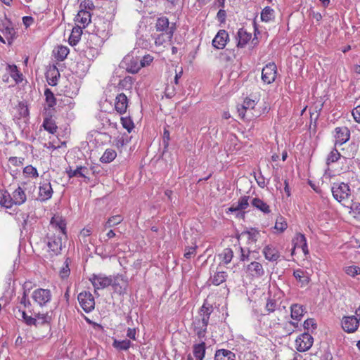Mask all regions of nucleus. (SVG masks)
<instances>
[{"mask_svg":"<svg viewBox=\"0 0 360 360\" xmlns=\"http://www.w3.org/2000/svg\"><path fill=\"white\" fill-rule=\"evenodd\" d=\"M213 309L211 305L204 303L199 310L198 316H195L192 323V328L199 339L205 338L209 319Z\"/></svg>","mask_w":360,"mask_h":360,"instance_id":"nucleus-1","label":"nucleus"},{"mask_svg":"<svg viewBox=\"0 0 360 360\" xmlns=\"http://www.w3.org/2000/svg\"><path fill=\"white\" fill-rule=\"evenodd\" d=\"M136 52L137 51L134 49L130 53L127 55L122 62L127 71L132 74L137 73L141 68V64H140V56H136Z\"/></svg>","mask_w":360,"mask_h":360,"instance_id":"nucleus-2","label":"nucleus"},{"mask_svg":"<svg viewBox=\"0 0 360 360\" xmlns=\"http://www.w3.org/2000/svg\"><path fill=\"white\" fill-rule=\"evenodd\" d=\"M332 193L334 198L339 202L347 200L351 195L349 186L345 183L333 184Z\"/></svg>","mask_w":360,"mask_h":360,"instance_id":"nucleus-3","label":"nucleus"},{"mask_svg":"<svg viewBox=\"0 0 360 360\" xmlns=\"http://www.w3.org/2000/svg\"><path fill=\"white\" fill-rule=\"evenodd\" d=\"M51 292L49 289L37 288L33 290L31 297L34 303L39 307H44L51 300Z\"/></svg>","mask_w":360,"mask_h":360,"instance_id":"nucleus-4","label":"nucleus"},{"mask_svg":"<svg viewBox=\"0 0 360 360\" xmlns=\"http://www.w3.org/2000/svg\"><path fill=\"white\" fill-rule=\"evenodd\" d=\"M47 246L51 255H58L62 250L61 236L56 235L55 233H47L46 234Z\"/></svg>","mask_w":360,"mask_h":360,"instance_id":"nucleus-5","label":"nucleus"},{"mask_svg":"<svg viewBox=\"0 0 360 360\" xmlns=\"http://www.w3.org/2000/svg\"><path fill=\"white\" fill-rule=\"evenodd\" d=\"M66 223L63 218L59 215H54L50 221L48 233H55L56 235L61 236L65 235Z\"/></svg>","mask_w":360,"mask_h":360,"instance_id":"nucleus-6","label":"nucleus"},{"mask_svg":"<svg viewBox=\"0 0 360 360\" xmlns=\"http://www.w3.org/2000/svg\"><path fill=\"white\" fill-rule=\"evenodd\" d=\"M115 236L116 233H115V231L110 229L106 233V238L105 237L100 238V240L103 242V245L101 247V248L102 250L101 254L103 255V257L111 256L113 254L115 249L118 246V243L110 245H108V239L112 238L115 237ZM99 249L100 247L97 248V250Z\"/></svg>","mask_w":360,"mask_h":360,"instance_id":"nucleus-7","label":"nucleus"},{"mask_svg":"<svg viewBox=\"0 0 360 360\" xmlns=\"http://www.w3.org/2000/svg\"><path fill=\"white\" fill-rule=\"evenodd\" d=\"M89 281L94 287L95 292L96 290L105 288L112 283V278L103 274L91 275Z\"/></svg>","mask_w":360,"mask_h":360,"instance_id":"nucleus-8","label":"nucleus"},{"mask_svg":"<svg viewBox=\"0 0 360 360\" xmlns=\"http://www.w3.org/2000/svg\"><path fill=\"white\" fill-rule=\"evenodd\" d=\"M77 299L84 311L88 313L94 309L95 301L91 292L87 291L82 292L78 295Z\"/></svg>","mask_w":360,"mask_h":360,"instance_id":"nucleus-9","label":"nucleus"},{"mask_svg":"<svg viewBox=\"0 0 360 360\" xmlns=\"http://www.w3.org/2000/svg\"><path fill=\"white\" fill-rule=\"evenodd\" d=\"M333 134L335 139V147L345 143L350 138V131L347 127H338L335 128Z\"/></svg>","mask_w":360,"mask_h":360,"instance_id":"nucleus-10","label":"nucleus"},{"mask_svg":"<svg viewBox=\"0 0 360 360\" xmlns=\"http://www.w3.org/2000/svg\"><path fill=\"white\" fill-rule=\"evenodd\" d=\"M277 68L274 63H269L266 64L262 71V79L267 84L273 83L276 77Z\"/></svg>","mask_w":360,"mask_h":360,"instance_id":"nucleus-11","label":"nucleus"},{"mask_svg":"<svg viewBox=\"0 0 360 360\" xmlns=\"http://www.w3.org/2000/svg\"><path fill=\"white\" fill-rule=\"evenodd\" d=\"M0 32L3 33L8 44H11L15 37V31L12 22L6 18H0Z\"/></svg>","mask_w":360,"mask_h":360,"instance_id":"nucleus-12","label":"nucleus"},{"mask_svg":"<svg viewBox=\"0 0 360 360\" xmlns=\"http://www.w3.org/2000/svg\"><path fill=\"white\" fill-rule=\"evenodd\" d=\"M314 339L308 333H304L295 340L296 348L299 352L309 350L313 345Z\"/></svg>","mask_w":360,"mask_h":360,"instance_id":"nucleus-13","label":"nucleus"},{"mask_svg":"<svg viewBox=\"0 0 360 360\" xmlns=\"http://www.w3.org/2000/svg\"><path fill=\"white\" fill-rule=\"evenodd\" d=\"M359 323L358 319L354 316H345L342 321V327L347 333H354L357 330Z\"/></svg>","mask_w":360,"mask_h":360,"instance_id":"nucleus-14","label":"nucleus"},{"mask_svg":"<svg viewBox=\"0 0 360 360\" xmlns=\"http://www.w3.org/2000/svg\"><path fill=\"white\" fill-rule=\"evenodd\" d=\"M173 30V33L176 30V24L169 23V19L167 17L162 16L157 19L155 23V29L158 32H168L171 29Z\"/></svg>","mask_w":360,"mask_h":360,"instance_id":"nucleus-15","label":"nucleus"},{"mask_svg":"<svg viewBox=\"0 0 360 360\" xmlns=\"http://www.w3.org/2000/svg\"><path fill=\"white\" fill-rule=\"evenodd\" d=\"M229 40V34L224 30H220L212 40V46L217 49H222Z\"/></svg>","mask_w":360,"mask_h":360,"instance_id":"nucleus-16","label":"nucleus"},{"mask_svg":"<svg viewBox=\"0 0 360 360\" xmlns=\"http://www.w3.org/2000/svg\"><path fill=\"white\" fill-rule=\"evenodd\" d=\"M128 107V98L127 96L123 94H119L115 98V110L120 113L123 114L126 112Z\"/></svg>","mask_w":360,"mask_h":360,"instance_id":"nucleus-17","label":"nucleus"},{"mask_svg":"<svg viewBox=\"0 0 360 360\" xmlns=\"http://www.w3.org/2000/svg\"><path fill=\"white\" fill-rule=\"evenodd\" d=\"M248 272L253 277L259 278L264 275L262 265L257 262H252L247 266Z\"/></svg>","mask_w":360,"mask_h":360,"instance_id":"nucleus-18","label":"nucleus"},{"mask_svg":"<svg viewBox=\"0 0 360 360\" xmlns=\"http://www.w3.org/2000/svg\"><path fill=\"white\" fill-rule=\"evenodd\" d=\"M110 285H112L114 290L120 295L124 294L126 292L127 281L122 276H117L114 280L112 279V283Z\"/></svg>","mask_w":360,"mask_h":360,"instance_id":"nucleus-19","label":"nucleus"},{"mask_svg":"<svg viewBox=\"0 0 360 360\" xmlns=\"http://www.w3.org/2000/svg\"><path fill=\"white\" fill-rule=\"evenodd\" d=\"M53 194V189L49 182L44 183L39 186V195L40 200L45 201L51 198Z\"/></svg>","mask_w":360,"mask_h":360,"instance_id":"nucleus-20","label":"nucleus"},{"mask_svg":"<svg viewBox=\"0 0 360 360\" xmlns=\"http://www.w3.org/2000/svg\"><path fill=\"white\" fill-rule=\"evenodd\" d=\"M249 196L244 195L241 197L237 202L233 203L229 208V211L233 212L236 211L243 210L249 206Z\"/></svg>","mask_w":360,"mask_h":360,"instance_id":"nucleus-21","label":"nucleus"},{"mask_svg":"<svg viewBox=\"0 0 360 360\" xmlns=\"http://www.w3.org/2000/svg\"><path fill=\"white\" fill-rule=\"evenodd\" d=\"M359 149V146L357 143L352 142L347 145L346 147L342 148V158L347 159L354 158L356 155V153Z\"/></svg>","mask_w":360,"mask_h":360,"instance_id":"nucleus-22","label":"nucleus"},{"mask_svg":"<svg viewBox=\"0 0 360 360\" xmlns=\"http://www.w3.org/2000/svg\"><path fill=\"white\" fill-rule=\"evenodd\" d=\"M12 198L14 205H22L27 200L25 190L21 186H18V188L13 192Z\"/></svg>","mask_w":360,"mask_h":360,"instance_id":"nucleus-23","label":"nucleus"},{"mask_svg":"<svg viewBox=\"0 0 360 360\" xmlns=\"http://www.w3.org/2000/svg\"><path fill=\"white\" fill-rule=\"evenodd\" d=\"M263 254L265 259L271 262L277 261L280 257L278 251L271 245L266 246L263 250Z\"/></svg>","mask_w":360,"mask_h":360,"instance_id":"nucleus-24","label":"nucleus"},{"mask_svg":"<svg viewBox=\"0 0 360 360\" xmlns=\"http://www.w3.org/2000/svg\"><path fill=\"white\" fill-rule=\"evenodd\" d=\"M252 35L247 32L244 29H239L237 33L238 44L237 46L240 48L244 47L251 39Z\"/></svg>","mask_w":360,"mask_h":360,"instance_id":"nucleus-25","label":"nucleus"},{"mask_svg":"<svg viewBox=\"0 0 360 360\" xmlns=\"http://www.w3.org/2000/svg\"><path fill=\"white\" fill-rule=\"evenodd\" d=\"M91 17L89 11L81 9L76 16V21L85 27L91 22Z\"/></svg>","mask_w":360,"mask_h":360,"instance_id":"nucleus-26","label":"nucleus"},{"mask_svg":"<svg viewBox=\"0 0 360 360\" xmlns=\"http://www.w3.org/2000/svg\"><path fill=\"white\" fill-rule=\"evenodd\" d=\"M293 276L297 282L300 283L301 287L306 286L309 282V276L308 274L300 269L295 270Z\"/></svg>","mask_w":360,"mask_h":360,"instance_id":"nucleus-27","label":"nucleus"},{"mask_svg":"<svg viewBox=\"0 0 360 360\" xmlns=\"http://www.w3.org/2000/svg\"><path fill=\"white\" fill-rule=\"evenodd\" d=\"M174 33L172 28L168 32H162L158 34L155 39V44L157 46H162L167 41L172 39Z\"/></svg>","mask_w":360,"mask_h":360,"instance_id":"nucleus-28","label":"nucleus"},{"mask_svg":"<svg viewBox=\"0 0 360 360\" xmlns=\"http://www.w3.org/2000/svg\"><path fill=\"white\" fill-rule=\"evenodd\" d=\"M251 204L253 207L264 214H269L271 212L269 206L260 198H253L251 201Z\"/></svg>","mask_w":360,"mask_h":360,"instance_id":"nucleus-29","label":"nucleus"},{"mask_svg":"<svg viewBox=\"0 0 360 360\" xmlns=\"http://www.w3.org/2000/svg\"><path fill=\"white\" fill-rule=\"evenodd\" d=\"M235 354L226 349L217 351L214 360H235Z\"/></svg>","mask_w":360,"mask_h":360,"instance_id":"nucleus-30","label":"nucleus"},{"mask_svg":"<svg viewBox=\"0 0 360 360\" xmlns=\"http://www.w3.org/2000/svg\"><path fill=\"white\" fill-rule=\"evenodd\" d=\"M205 354V343L202 342L193 345V355L196 360H203Z\"/></svg>","mask_w":360,"mask_h":360,"instance_id":"nucleus-31","label":"nucleus"},{"mask_svg":"<svg viewBox=\"0 0 360 360\" xmlns=\"http://www.w3.org/2000/svg\"><path fill=\"white\" fill-rule=\"evenodd\" d=\"M233 257V252L231 248H225L222 250L221 253L219 254V258L224 265H227L229 264Z\"/></svg>","mask_w":360,"mask_h":360,"instance_id":"nucleus-32","label":"nucleus"},{"mask_svg":"<svg viewBox=\"0 0 360 360\" xmlns=\"http://www.w3.org/2000/svg\"><path fill=\"white\" fill-rule=\"evenodd\" d=\"M0 204L6 208H11L14 205L13 198L8 192L0 191Z\"/></svg>","mask_w":360,"mask_h":360,"instance_id":"nucleus-33","label":"nucleus"},{"mask_svg":"<svg viewBox=\"0 0 360 360\" xmlns=\"http://www.w3.org/2000/svg\"><path fill=\"white\" fill-rule=\"evenodd\" d=\"M291 317L295 320H300L304 315V309L302 305L295 304L291 306Z\"/></svg>","mask_w":360,"mask_h":360,"instance_id":"nucleus-34","label":"nucleus"},{"mask_svg":"<svg viewBox=\"0 0 360 360\" xmlns=\"http://www.w3.org/2000/svg\"><path fill=\"white\" fill-rule=\"evenodd\" d=\"M59 76L60 74L56 67L50 69L46 73V79L48 80L49 84L52 86L56 85L58 77H59Z\"/></svg>","mask_w":360,"mask_h":360,"instance_id":"nucleus-35","label":"nucleus"},{"mask_svg":"<svg viewBox=\"0 0 360 360\" xmlns=\"http://www.w3.org/2000/svg\"><path fill=\"white\" fill-rule=\"evenodd\" d=\"M226 272L221 271L215 272L210 279L212 284L214 285H219L226 281Z\"/></svg>","mask_w":360,"mask_h":360,"instance_id":"nucleus-36","label":"nucleus"},{"mask_svg":"<svg viewBox=\"0 0 360 360\" xmlns=\"http://www.w3.org/2000/svg\"><path fill=\"white\" fill-rule=\"evenodd\" d=\"M117 156L115 150L111 148L106 149L100 160L103 163H110L115 160Z\"/></svg>","mask_w":360,"mask_h":360,"instance_id":"nucleus-37","label":"nucleus"},{"mask_svg":"<svg viewBox=\"0 0 360 360\" xmlns=\"http://www.w3.org/2000/svg\"><path fill=\"white\" fill-rule=\"evenodd\" d=\"M131 342L129 340H117L116 339L114 340L112 342V346L117 349V350H127L131 346Z\"/></svg>","mask_w":360,"mask_h":360,"instance_id":"nucleus-38","label":"nucleus"},{"mask_svg":"<svg viewBox=\"0 0 360 360\" xmlns=\"http://www.w3.org/2000/svg\"><path fill=\"white\" fill-rule=\"evenodd\" d=\"M57 60H63L69 53V49L67 46H59L53 51Z\"/></svg>","mask_w":360,"mask_h":360,"instance_id":"nucleus-39","label":"nucleus"},{"mask_svg":"<svg viewBox=\"0 0 360 360\" xmlns=\"http://www.w3.org/2000/svg\"><path fill=\"white\" fill-rule=\"evenodd\" d=\"M122 221L123 217L121 215H115L110 217L103 225V231L120 224Z\"/></svg>","mask_w":360,"mask_h":360,"instance_id":"nucleus-40","label":"nucleus"},{"mask_svg":"<svg viewBox=\"0 0 360 360\" xmlns=\"http://www.w3.org/2000/svg\"><path fill=\"white\" fill-rule=\"evenodd\" d=\"M274 18V11L269 6H266L261 12V20L263 22H270Z\"/></svg>","mask_w":360,"mask_h":360,"instance_id":"nucleus-41","label":"nucleus"},{"mask_svg":"<svg viewBox=\"0 0 360 360\" xmlns=\"http://www.w3.org/2000/svg\"><path fill=\"white\" fill-rule=\"evenodd\" d=\"M43 127L49 133L53 134L57 131V126L53 119L45 118L43 122Z\"/></svg>","mask_w":360,"mask_h":360,"instance_id":"nucleus-42","label":"nucleus"},{"mask_svg":"<svg viewBox=\"0 0 360 360\" xmlns=\"http://www.w3.org/2000/svg\"><path fill=\"white\" fill-rule=\"evenodd\" d=\"M342 155L334 146V148L330 152L326 158V165H330L331 163L336 162Z\"/></svg>","mask_w":360,"mask_h":360,"instance_id":"nucleus-43","label":"nucleus"},{"mask_svg":"<svg viewBox=\"0 0 360 360\" xmlns=\"http://www.w3.org/2000/svg\"><path fill=\"white\" fill-rule=\"evenodd\" d=\"M34 319L36 322L35 326H39L49 323L51 321V316L47 314L37 313L34 314Z\"/></svg>","mask_w":360,"mask_h":360,"instance_id":"nucleus-44","label":"nucleus"},{"mask_svg":"<svg viewBox=\"0 0 360 360\" xmlns=\"http://www.w3.org/2000/svg\"><path fill=\"white\" fill-rule=\"evenodd\" d=\"M288 227L285 219L282 216H278L276 219L274 229L279 233L283 232Z\"/></svg>","mask_w":360,"mask_h":360,"instance_id":"nucleus-45","label":"nucleus"},{"mask_svg":"<svg viewBox=\"0 0 360 360\" xmlns=\"http://www.w3.org/2000/svg\"><path fill=\"white\" fill-rule=\"evenodd\" d=\"M44 96L46 100V106L54 107L56 105V99L54 96V94L49 89H45Z\"/></svg>","mask_w":360,"mask_h":360,"instance_id":"nucleus-46","label":"nucleus"},{"mask_svg":"<svg viewBox=\"0 0 360 360\" xmlns=\"http://www.w3.org/2000/svg\"><path fill=\"white\" fill-rule=\"evenodd\" d=\"M11 77L17 82L22 81V75L18 71L16 65H8Z\"/></svg>","mask_w":360,"mask_h":360,"instance_id":"nucleus-47","label":"nucleus"},{"mask_svg":"<svg viewBox=\"0 0 360 360\" xmlns=\"http://www.w3.org/2000/svg\"><path fill=\"white\" fill-rule=\"evenodd\" d=\"M19 312L21 314L22 318L23 319L25 323L27 326H35V319L34 317L32 316L33 313L31 311H30V312L31 313L30 316H28L25 311L21 310L20 308H19Z\"/></svg>","mask_w":360,"mask_h":360,"instance_id":"nucleus-48","label":"nucleus"},{"mask_svg":"<svg viewBox=\"0 0 360 360\" xmlns=\"http://www.w3.org/2000/svg\"><path fill=\"white\" fill-rule=\"evenodd\" d=\"M23 174L26 177L32 178H37L39 176L37 169L32 165H27L23 169Z\"/></svg>","mask_w":360,"mask_h":360,"instance_id":"nucleus-49","label":"nucleus"},{"mask_svg":"<svg viewBox=\"0 0 360 360\" xmlns=\"http://www.w3.org/2000/svg\"><path fill=\"white\" fill-rule=\"evenodd\" d=\"M306 241L307 239L304 234H302L300 233H297L295 238L292 239L294 249L300 248Z\"/></svg>","mask_w":360,"mask_h":360,"instance_id":"nucleus-50","label":"nucleus"},{"mask_svg":"<svg viewBox=\"0 0 360 360\" xmlns=\"http://www.w3.org/2000/svg\"><path fill=\"white\" fill-rule=\"evenodd\" d=\"M71 261L69 258H66L64 265L62 266V268L60 270V276L62 278H66L68 277L70 269L69 268V265L70 264Z\"/></svg>","mask_w":360,"mask_h":360,"instance_id":"nucleus-51","label":"nucleus"},{"mask_svg":"<svg viewBox=\"0 0 360 360\" xmlns=\"http://www.w3.org/2000/svg\"><path fill=\"white\" fill-rule=\"evenodd\" d=\"M27 296H28V295L27 292V290L24 289L22 297L20 298H19L20 304L21 305H23V307L25 309H30L32 306L31 302H30V300L28 299Z\"/></svg>","mask_w":360,"mask_h":360,"instance_id":"nucleus-52","label":"nucleus"},{"mask_svg":"<svg viewBox=\"0 0 360 360\" xmlns=\"http://www.w3.org/2000/svg\"><path fill=\"white\" fill-rule=\"evenodd\" d=\"M54 113H55L54 107H49V106L44 105V110L42 112L44 120L45 118L53 119L52 117L54 115Z\"/></svg>","mask_w":360,"mask_h":360,"instance_id":"nucleus-53","label":"nucleus"},{"mask_svg":"<svg viewBox=\"0 0 360 360\" xmlns=\"http://www.w3.org/2000/svg\"><path fill=\"white\" fill-rule=\"evenodd\" d=\"M345 273L350 276H355L360 274V267L356 266H349L345 268Z\"/></svg>","mask_w":360,"mask_h":360,"instance_id":"nucleus-54","label":"nucleus"},{"mask_svg":"<svg viewBox=\"0 0 360 360\" xmlns=\"http://www.w3.org/2000/svg\"><path fill=\"white\" fill-rule=\"evenodd\" d=\"M196 248L197 246H191V247H186L185 252H184V257L186 259H191V257H194L196 254Z\"/></svg>","mask_w":360,"mask_h":360,"instance_id":"nucleus-55","label":"nucleus"},{"mask_svg":"<svg viewBox=\"0 0 360 360\" xmlns=\"http://www.w3.org/2000/svg\"><path fill=\"white\" fill-rule=\"evenodd\" d=\"M121 122L123 127L126 129L129 132H130L134 128V123L129 118L122 117Z\"/></svg>","mask_w":360,"mask_h":360,"instance_id":"nucleus-56","label":"nucleus"},{"mask_svg":"<svg viewBox=\"0 0 360 360\" xmlns=\"http://www.w3.org/2000/svg\"><path fill=\"white\" fill-rule=\"evenodd\" d=\"M256 103L254 100L246 98L243 103V109H247L249 112H251L254 109Z\"/></svg>","mask_w":360,"mask_h":360,"instance_id":"nucleus-57","label":"nucleus"},{"mask_svg":"<svg viewBox=\"0 0 360 360\" xmlns=\"http://www.w3.org/2000/svg\"><path fill=\"white\" fill-rule=\"evenodd\" d=\"M153 60V57L150 55H146L143 57H140V64L141 68L149 65Z\"/></svg>","mask_w":360,"mask_h":360,"instance_id":"nucleus-58","label":"nucleus"},{"mask_svg":"<svg viewBox=\"0 0 360 360\" xmlns=\"http://www.w3.org/2000/svg\"><path fill=\"white\" fill-rule=\"evenodd\" d=\"M349 213H352L354 217H360V202H354L351 206V211Z\"/></svg>","mask_w":360,"mask_h":360,"instance_id":"nucleus-59","label":"nucleus"},{"mask_svg":"<svg viewBox=\"0 0 360 360\" xmlns=\"http://www.w3.org/2000/svg\"><path fill=\"white\" fill-rule=\"evenodd\" d=\"M24 158H18V157H11L8 160V162L11 165L13 166H21L23 164Z\"/></svg>","mask_w":360,"mask_h":360,"instance_id":"nucleus-60","label":"nucleus"},{"mask_svg":"<svg viewBox=\"0 0 360 360\" xmlns=\"http://www.w3.org/2000/svg\"><path fill=\"white\" fill-rule=\"evenodd\" d=\"M80 7L82 9H88L91 11L94 9L95 6L91 0H84L81 3Z\"/></svg>","mask_w":360,"mask_h":360,"instance_id":"nucleus-61","label":"nucleus"},{"mask_svg":"<svg viewBox=\"0 0 360 360\" xmlns=\"http://www.w3.org/2000/svg\"><path fill=\"white\" fill-rule=\"evenodd\" d=\"M68 176L69 178H72L74 176H80V167H77L75 169H72L71 167L66 170Z\"/></svg>","mask_w":360,"mask_h":360,"instance_id":"nucleus-62","label":"nucleus"},{"mask_svg":"<svg viewBox=\"0 0 360 360\" xmlns=\"http://www.w3.org/2000/svg\"><path fill=\"white\" fill-rule=\"evenodd\" d=\"M276 302L274 300L269 299L266 304V309L269 312H273L275 310Z\"/></svg>","mask_w":360,"mask_h":360,"instance_id":"nucleus-63","label":"nucleus"},{"mask_svg":"<svg viewBox=\"0 0 360 360\" xmlns=\"http://www.w3.org/2000/svg\"><path fill=\"white\" fill-rule=\"evenodd\" d=\"M352 114L354 120L356 122L360 123V105H358L357 107L354 108L352 110Z\"/></svg>","mask_w":360,"mask_h":360,"instance_id":"nucleus-64","label":"nucleus"}]
</instances>
